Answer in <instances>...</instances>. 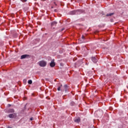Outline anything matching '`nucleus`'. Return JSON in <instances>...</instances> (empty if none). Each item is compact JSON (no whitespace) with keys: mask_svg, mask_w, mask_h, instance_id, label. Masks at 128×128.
I'll list each match as a JSON object with an SVG mask.
<instances>
[{"mask_svg":"<svg viewBox=\"0 0 128 128\" xmlns=\"http://www.w3.org/2000/svg\"><path fill=\"white\" fill-rule=\"evenodd\" d=\"M82 12H84V11L82 10H75L74 11H72L70 12V14H82Z\"/></svg>","mask_w":128,"mask_h":128,"instance_id":"1","label":"nucleus"},{"mask_svg":"<svg viewBox=\"0 0 128 128\" xmlns=\"http://www.w3.org/2000/svg\"><path fill=\"white\" fill-rule=\"evenodd\" d=\"M38 64L42 68H44V66H46V62L44 60H41L38 62Z\"/></svg>","mask_w":128,"mask_h":128,"instance_id":"2","label":"nucleus"},{"mask_svg":"<svg viewBox=\"0 0 128 128\" xmlns=\"http://www.w3.org/2000/svg\"><path fill=\"white\" fill-rule=\"evenodd\" d=\"M10 118H16V114L14 113L8 115Z\"/></svg>","mask_w":128,"mask_h":128,"instance_id":"3","label":"nucleus"},{"mask_svg":"<svg viewBox=\"0 0 128 128\" xmlns=\"http://www.w3.org/2000/svg\"><path fill=\"white\" fill-rule=\"evenodd\" d=\"M50 66L51 68H54V66H56V62H54V59H53L50 63Z\"/></svg>","mask_w":128,"mask_h":128,"instance_id":"4","label":"nucleus"},{"mask_svg":"<svg viewBox=\"0 0 128 128\" xmlns=\"http://www.w3.org/2000/svg\"><path fill=\"white\" fill-rule=\"evenodd\" d=\"M92 60L93 62H94V64H96V62H98V59H96V57H92Z\"/></svg>","mask_w":128,"mask_h":128,"instance_id":"5","label":"nucleus"},{"mask_svg":"<svg viewBox=\"0 0 128 128\" xmlns=\"http://www.w3.org/2000/svg\"><path fill=\"white\" fill-rule=\"evenodd\" d=\"M58 22L56 21L53 22L51 23V26L52 28V26H56Z\"/></svg>","mask_w":128,"mask_h":128,"instance_id":"6","label":"nucleus"},{"mask_svg":"<svg viewBox=\"0 0 128 128\" xmlns=\"http://www.w3.org/2000/svg\"><path fill=\"white\" fill-rule=\"evenodd\" d=\"M28 56V54H24L21 56V60H23L24 58H26Z\"/></svg>","mask_w":128,"mask_h":128,"instance_id":"7","label":"nucleus"},{"mask_svg":"<svg viewBox=\"0 0 128 128\" xmlns=\"http://www.w3.org/2000/svg\"><path fill=\"white\" fill-rule=\"evenodd\" d=\"M74 122H77L78 124V122H80V118H78L75 119Z\"/></svg>","mask_w":128,"mask_h":128,"instance_id":"8","label":"nucleus"},{"mask_svg":"<svg viewBox=\"0 0 128 128\" xmlns=\"http://www.w3.org/2000/svg\"><path fill=\"white\" fill-rule=\"evenodd\" d=\"M114 13H110L106 15V16H112L114 15Z\"/></svg>","mask_w":128,"mask_h":128,"instance_id":"9","label":"nucleus"},{"mask_svg":"<svg viewBox=\"0 0 128 128\" xmlns=\"http://www.w3.org/2000/svg\"><path fill=\"white\" fill-rule=\"evenodd\" d=\"M8 112H14V109H10L8 110Z\"/></svg>","mask_w":128,"mask_h":128,"instance_id":"10","label":"nucleus"},{"mask_svg":"<svg viewBox=\"0 0 128 128\" xmlns=\"http://www.w3.org/2000/svg\"><path fill=\"white\" fill-rule=\"evenodd\" d=\"M64 88H65L66 90L68 88V85L66 84L64 86Z\"/></svg>","mask_w":128,"mask_h":128,"instance_id":"11","label":"nucleus"},{"mask_svg":"<svg viewBox=\"0 0 128 128\" xmlns=\"http://www.w3.org/2000/svg\"><path fill=\"white\" fill-rule=\"evenodd\" d=\"M28 84H32V80H28Z\"/></svg>","mask_w":128,"mask_h":128,"instance_id":"12","label":"nucleus"},{"mask_svg":"<svg viewBox=\"0 0 128 128\" xmlns=\"http://www.w3.org/2000/svg\"><path fill=\"white\" fill-rule=\"evenodd\" d=\"M70 105L72 106H74V102H70Z\"/></svg>","mask_w":128,"mask_h":128,"instance_id":"13","label":"nucleus"},{"mask_svg":"<svg viewBox=\"0 0 128 128\" xmlns=\"http://www.w3.org/2000/svg\"><path fill=\"white\" fill-rule=\"evenodd\" d=\"M62 85H61L60 86L58 87V90L60 92V88H62Z\"/></svg>","mask_w":128,"mask_h":128,"instance_id":"14","label":"nucleus"},{"mask_svg":"<svg viewBox=\"0 0 128 128\" xmlns=\"http://www.w3.org/2000/svg\"><path fill=\"white\" fill-rule=\"evenodd\" d=\"M24 84H26V79H24L23 80Z\"/></svg>","mask_w":128,"mask_h":128,"instance_id":"15","label":"nucleus"},{"mask_svg":"<svg viewBox=\"0 0 128 128\" xmlns=\"http://www.w3.org/2000/svg\"><path fill=\"white\" fill-rule=\"evenodd\" d=\"M21 2H27L28 0H20Z\"/></svg>","mask_w":128,"mask_h":128,"instance_id":"16","label":"nucleus"},{"mask_svg":"<svg viewBox=\"0 0 128 128\" xmlns=\"http://www.w3.org/2000/svg\"><path fill=\"white\" fill-rule=\"evenodd\" d=\"M82 40H84L85 38H84V35L82 36Z\"/></svg>","mask_w":128,"mask_h":128,"instance_id":"17","label":"nucleus"},{"mask_svg":"<svg viewBox=\"0 0 128 128\" xmlns=\"http://www.w3.org/2000/svg\"><path fill=\"white\" fill-rule=\"evenodd\" d=\"M34 120V118H30V120Z\"/></svg>","mask_w":128,"mask_h":128,"instance_id":"18","label":"nucleus"},{"mask_svg":"<svg viewBox=\"0 0 128 128\" xmlns=\"http://www.w3.org/2000/svg\"><path fill=\"white\" fill-rule=\"evenodd\" d=\"M8 106H10V104H9Z\"/></svg>","mask_w":128,"mask_h":128,"instance_id":"19","label":"nucleus"},{"mask_svg":"<svg viewBox=\"0 0 128 128\" xmlns=\"http://www.w3.org/2000/svg\"><path fill=\"white\" fill-rule=\"evenodd\" d=\"M8 128H10V127H8Z\"/></svg>","mask_w":128,"mask_h":128,"instance_id":"20","label":"nucleus"}]
</instances>
